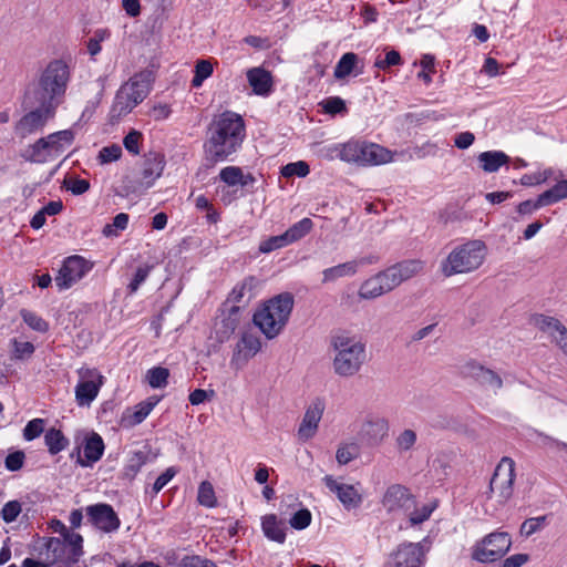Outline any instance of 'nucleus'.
I'll list each match as a JSON object with an SVG mask.
<instances>
[{"mask_svg":"<svg viewBox=\"0 0 567 567\" xmlns=\"http://www.w3.org/2000/svg\"><path fill=\"white\" fill-rule=\"evenodd\" d=\"M245 136L246 126L240 115L230 111L219 114L207 130L206 158L212 163L226 161L240 148Z\"/></svg>","mask_w":567,"mask_h":567,"instance_id":"1","label":"nucleus"},{"mask_svg":"<svg viewBox=\"0 0 567 567\" xmlns=\"http://www.w3.org/2000/svg\"><path fill=\"white\" fill-rule=\"evenodd\" d=\"M70 81V64L64 59H53L25 87V102H42L58 110L64 102Z\"/></svg>","mask_w":567,"mask_h":567,"instance_id":"2","label":"nucleus"},{"mask_svg":"<svg viewBox=\"0 0 567 567\" xmlns=\"http://www.w3.org/2000/svg\"><path fill=\"white\" fill-rule=\"evenodd\" d=\"M329 350L333 372L341 378L355 375L367 359L365 343L347 331L330 336Z\"/></svg>","mask_w":567,"mask_h":567,"instance_id":"3","label":"nucleus"},{"mask_svg":"<svg viewBox=\"0 0 567 567\" xmlns=\"http://www.w3.org/2000/svg\"><path fill=\"white\" fill-rule=\"evenodd\" d=\"M153 73L145 70L134 74L127 82L121 85L110 110L111 121L118 122L142 103L151 91Z\"/></svg>","mask_w":567,"mask_h":567,"instance_id":"4","label":"nucleus"},{"mask_svg":"<svg viewBox=\"0 0 567 567\" xmlns=\"http://www.w3.org/2000/svg\"><path fill=\"white\" fill-rule=\"evenodd\" d=\"M293 308V297L289 292L280 293L267 302L254 315L252 321L269 340L276 338L286 327Z\"/></svg>","mask_w":567,"mask_h":567,"instance_id":"5","label":"nucleus"},{"mask_svg":"<svg viewBox=\"0 0 567 567\" xmlns=\"http://www.w3.org/2000/svg\"><path fill=\"white\" fill-rule=\"evenodd\" d=\"M486 257V245L480 239L454 247L442 260L440 269L445 277L468 274L478 269Z\"/></svg>","mask_w":567,"mask_h":567,"instance_id":"6","label":"nucleus"},{"mask_svg":"<svg viewBox=\"0 0 567 567\" xmlns=\"http://www.w3.org/2000/svg\"><path fill=\"white\" fill-rule=\"evenodd\" d=\"M74 138L72 130L58 131L37 140L21 156L30 163H48L60 157L73 144Z\"/></svg>","mask_w":567,"mask_h":567,"instance_id":"7","label":"nucleus"},{"mask_svg":"<svg viewBox=\"0 0 567 567\" xmlns=\"http://www.w3.org/2000/svg\"><path fill=\"white\" fill-rule=\"evenodd\" d=\"M23 105L30 109L13 125V132L20 140L41 133L58 111L42 102H25L24 97Z\"/></svg>","mask_w":567,"mask_h":567,"instance_id":"8","label":"nucleus"},{"mask_svg":"<svg viewBox=\"0 0 567 567\" xmlns=\"http://www.w3.org/2000/svg\"><path fill=\"white\" fill-rule=\"evenodd\" d=\"M512 543V536L507 532L495 530L475 543L471 556L480 563H494L511 550Z\"/></svg>","mask_w":567,"mask_h":567,"instance_id":"9","label":"nucleus"},{"mask_svg":"<svg viewBox=\"0 0 567 567\" xmlns=\"http://www.w3.org/2000/svg\"><path fill=\"white\" fill-rule=\"evenodd\" d=\"M515 476V462L511 457H503L489 481L486 498L496 497V502L504 505L513 495Z\"/></svg>","mask_w":567,"mask_h":567,"instance_id":"10","label":"nucleus"},{"mask_svg":"<svg viewBox=\"0 0 567 567\" xmlns=\"http://www.w3.org/2000/svg\"><path fill=\"white\" fill-rule=\"evenodd\" d=\"M427 551L424 542L402 543L391 554L385 567H422Z\"/></svg>","mask_w":567,"mask_h":567,"instance_id":"11","label":"nucleus"},{"mask_svg":"<svg viewBox=\"0 0 567 567\" xmlns=\"http://www.w3.org/2000/svg\"><path fill=\"white\" fill-rule=\"evenodd\" d=\"M92 264L83 257L74 255L68 257L54 278V282L60 290L69 289L81 280L90 270Z\"/></svg>","mask_w":567,"mask_h":567,"instance_id":"12","label":"nucleus"},{"mask_svg":"<svg viewBox=\"0 0 567 567\" xmlns=\"http://www.w3.org/2000/svg\"><path fill=\"white\" fill-rule=\"evenodd\" d=\"M327 488L333 493L347 511L357 509L363 502L361 484H346L337 481L331 475L323 477Z\"/></svg>","mask_w":567,"mask_h":567,"instance_id":"13","label":"nucleus"},{"mask_svg":"<svg viewBox=\"0 0 567 567\" xmlns=\"http://www.w3.org/2000/svg\"><path fill=\"white\" fill-rule=\"evenodd\" d=\"M261 285V280L252 275L244 277L230 290L225 301V306H240L241 310L256 297Z\"/></svg>","mask_w":567,"mask_h":567,"instance_id":"14","label":"nucleus"},{"mask_svg":"<svg viewBox=\"0 0 567 567\" xmlns=\"http://www.w3.org/2000/svg\"><path fill=\"white\" fill-rule=\"evenodd\" d=\"M389 434V422L381 416H369L361 424L358 433L361 442L369 446L380 445Z\"/></svg>","mask_w":567,"mask_h":567,"instance_id":"15","label":"nucleus"},{"mask_svg":"<svg viewBox=\"0 0 567 567\" xmlns=\"http://www.w3.org/2000/svg\"><path fill=\"white\" fill-rule=\"evenodd\" d=\"M326 409L324 401L322 399H315L307 408L302 421L298 427L299 440L306 442L312 439L319 427L320 420Z\"/></svg>","mask_w":567,"mask_h":567,"instance_id":"16","label":"nucleus"},{"mask_svg":"<svg viewBox=\"0 0 567 567\" xmlns=\"http://www.w3.org/2000/svg\"><path fill=\"white\" fill-rule=\"evenodd\" d=\"M89 520L99 529L112 533L118 529L120 519L109 504H95L86 508Z\"/></svg>","mask_w":567,"mask_h":567,"instance_id":"17","label":"nucleus"},{"mask_svg":"<svg viewBox=\"0 0 567 567\" xmlns=\"http://www.w3.org/2000/svg\"><path fill=\"white\" fill-rule=\"evenodd\" d=\"M243 311L240 306L224 305L219 319L215 323L216 338L219 342L227 341L236 331L240 324Z\"/></svg>","mask_w":567,"mask_h":567,"instance_id":"18","label":"nucleus"},{"mask_svg":"<svg viewBox=\"0 0 567 567\" xmlns=\"http://www.w3.org/2000/svg\"><path fill=\"white\" fill-rule=\"evenodd\" d=\"M355 161L364 165H381L392 161V153L374 143H363L354 146Z\"/></svg>","mask_w":567,"mask_h":567,"instance_id":"19","label":"nucleus"},{"mask_svg":"<svg viewBox=\"0 0 567 567\" xmlns=\"http://www.w3.org/2000/svg\"><path fill=\"white\" fill-rule=\"evenodd\" d=\"M464 373L481 385L493 389L495 393L503 388L502 378L495 371L485 368L476 361L467 362L464 365Z\"/></svg>","mask_w":567,"mask_h":567,"instance_id":"20","label":"nucleus"},{"mask_svg":"<svg viewBox=\"0 0 567 567\" xmlns=\"http://www.w3.org/2000/svg\"><path fill=\"white\" fill-rule=\"evenodd\" d=\"M412 495L409 489L401 484L390 485L383 497L382 505L388 512H395L409 506Z\"/></svg>","mask_w":567,"mask_h":567,"instance_id":"21","label":"nucleus"},{"mask_svg":"<svg viewBox=\"0 0 567 567\" xmlns=\"http://www.w3.org/2000/svg\"><path fill=\"white\" fill-rule=\"evenodd\" d=\"M247 81L252 92L260 96H268L272 91L271 73L262 68H251L247 71Z\"/></svg>","mask_w":567,"mask_h":567,"instance_id":"22","label":"nucleus"},{"mask_svg":"<svg viewBox=\"0 0 567 567\" xmlns=\"http://www.w3.org/2000/svg\"><path fill=\"white\" fill-rule=\"evenodd\" d=\"M264 535L272 542L284 544L286 540V524L275 514H268L261 518Z\"/></svg>","mask_w":567,"mask_h":567,"instance_id":"23","label":"nucleus"},{"mask_svg":"<svg viewBox=\"0 0 567 567\" xmlns=\"http://www.w3.org/2000/svg\"><path fill=\"white\" fill-rule=\"evenodd\" d=\"M260 338L254 333L244 332L237 342L234 359L243 357V359L247 361L255 357L260 351Z\"/></svg>","mask_w":567,"mask_h":567,"instance_id":"24","label":"nucleus"},{"mask_svg":"<svg viewBox=\"0 0 567 567\" xmlns=\"http://www.w3.org/2000/svg\"><path fill=\"white\" fill-rule=\"evenodd\" d=\"M365 264V259L347 261L322 271V282L336 281L339 278L351 277L357 274L358 268Z\"/></svg>","mask_w":567,"mask_h":567,"instance_id":"25","label":"nucleus"},{"mask_svg":"<svg viewBox=\"0 0 567 567\" xmlns=\"http://www.w3.org/2000/svg\"><path fill=\"white\" fill-rule=\"evenodd\" d=\"M102 385V377L99 375V382L93 380L81 381L75 386V399L79 405H90L97 396L100 386Z\"/></svg>","mask_w":567,"mask_h":567,"instance_id":"26","label":"nucleus"},{"mask_svg":"<svg viewBox=\"0 0 567 567\" xmlns=\"http://www.w3.org/2000/svg\"><path fill=\"white\" fill-rule=\"evenodd\" d=\"M481 168L486 173H495L509 162V157L502 151H486L478 155Z\"/></svg>","mask_w":567,"mask_h":567,"instance_id":"27","label":"nucleus"},{"mask_svg":"<svg viewBox=\"0 0 567 567\" xmlns=\"http://www.w3.org/2000/svg\"><path fill=\"white\" fill-rule=\"evenodd\" d=\"M164 169L163 156L158 154L150 155L145 162L142 171V177L146 186H151L153 182L158 178Z\"/></svg>","mask_w":567,"mask_h":567,"instance_id":"28","label":"nucleus"},{"mask_svg":"<svg viewBox=\"0 0 567 567\" xmlns=\"http://www.w3.org/2000/svg\"><path fill=\"white\" fill-rule=\"evenodd\" d=\"M104 442L101 435L92 432L85 437L84 456L90 463L97 462L104 453Z\"/></svg>","mask_w":567,"mask_h":567,"instance_id":"29","label":"nucleus"},{"mask_svg":"<svg viewBox=\"0 0 567 567\" xmlns=\"http://www.w3.org/2000/svg\"><path fill=\"white\" fill-rule=\"evenodd\" d=\"M156 403H157V401H151V400L143 401V402L138 403L135 406L134 412H132L123 417V423L126 426H134V425L142 423L147 417V415L152 412V410L154 409Z\"/></svg>","mask_w":567,"mask_h":567,"instance_id":"30","label":"nucleus"},{"mask_svg":"<svg viewBox=\"0 0 567 567\" xmlns=\"http://www.w3.org/2000/svg\"><path fill=\"white\" fill-rule=\"evenodd\" d=\"M384 293H388L385 289H383V285L378 277V275H374L362 282L359 289V297L361 299H375Z\"/></svg>","mask_w":567,"mask_h":567,"instance_id":"31","label":"nucleus"},{"mask_svg":"<svg viewBox=\"0 0 567 567\" xmlns=\"http://www.w3.org/2000/svg\"><path fill=\"white\" fill-rule=\"evenodd\" d=\"M44 442L50 454L55 455L68 446V439L60 430L51 427L44 434Z\"/></svg>","mask_w":567,"mask_h":567,"instance_id":"32","label":"nucleus"},{"mask_svg":"<svg viewBox=\"0 0 567 567\" xmlns=\"http://www.w3.org/2000/svg\"><path fill=\"white\" fill-rule=\"evenodd\" d=\"M313 227V223L310 218L306 217L299 220L298 223L290 226L284 234L289 243H296L303 238Z\"/></svg>","mask_w":567,"mask_h":567,"instance_id":"33","label":"nucleus"},{"mask_svg":"<svg viewBox=\"0 0 567 567\" xmlns=\"http://www.w3.org/2000/svg\"><path fill=\"white\" fill-rule=\"evenodd\" d=\"M534 324L540 331L548 333L551 338L565 327L558 319L545 315L535 316Z\"/></svg>","mask_w":567,"mask_h":567,"instance_id":"34","label":"nucleus"},{"mask_svg":"<svg viewBox=\"0 0 567 567\" xmlns=\"http://www.w3.org/2000/svg\"><path fill=\"white\" fill-rule=\"evenodd\" d=\"M399 281L402 284L405 280L411 279L423 269V264L420 260H406L393 266Z\"/></svg>","mask_w":567,"mask_h":567,"instance_id":"35","label":"nucleus"},{"mask_svg":"<svg viewBox=\"0 0 567 567\" xmlns=\"http://www.w3.org/2000/svg\"><path fill=\"white\" fill-rule=\"evenodd\" d=\"M358 62V55L352 52L344 53L338 61L333 75L336 79H344L350 75Z\"/></svg>","mask_w":567,"mask_h":567,"instance_id":"36","label":"nucleus"},{"mask_svg":"<svg viewBox=\"0 0 567 567\" xmlns=\"http://www.w3.org/2000/svg\"><path fill=\"white\" fill-rule=\"evenodd\" d=\"M416 441V432L412 429H404L395 436V449L400 454L408 453L414 447Z\"/></svg>","mask_w":567,"mask_h":567,"instance_id":"37","label":"nucleus"},{"mask_svg":"<svg viewBox=\"0 0 567 567\" xmlns=\"http://www.w3.org/2000/svg\"><path fill=\"white\" fill-rule=\"evenodd\" d=\"M148 455L143 451L132 452L124 467V474L128 478L135 477L142 466L147 462Z\"/></svg>","mask_w":567,"mask_h":567,"instance_id":"38","label":"nucleus"},{"mask_svg":"<svg viewBox=\"0 0 567 567\" xmlns=\"http://www.w3.org/2000/svg\"><path fill=\"white\" fill-rule=\"evenodd\" d=\"M360 449L357 443H341L336 452V460L340 465H346L359 456Z\"/></svg>","mask_w":567,"mask_h":567,"instance_id":"39","label":"nucleus"},{"mask_svg":"<svg viewBox=\"0 0 567 567\" xmlns=\"http://www.w3.org/2000/svg\"><path fill=\"white\" fill-rule=\"evenodd\" d=\"M542 195L543 200H545L547 205H551L567 198V179L557 182L551 188L542 193Z\"/></svg>","mask_w":567,"mask_h":567,"instance_id":"40","label":"nucleus"},{"mask_svg":"<svg viewBox=\"0 0 567 567\" xmlns=\"http://www.w3.org/2000/svg\"><path fill=\"white\" fill-rule=\"evenodd\" d=\"M213 64L209 60H198L195 65L192 86L199 87L213 74Z\"/></svg>","mask_w":567,"mask_h":567,"instance_id":"41","label":"nucleus"},{"mask_svg":"<svg viewBox=\"0 0 567 567\" xmlns=\"http://www.w3.org/2000/svg\"><path fill=\"white\" fill-rule=\"evenodd\" d=\"M169 371L166 368L155 367L147 371L148 384L154 388H164L167 384Z\"/></svg>","mask_w":567,"mask_h":567,"instance_id":"42","label":"nucleus"},{"mask_svg":"<svg viewBox=\"0 0 567 567\" xmlns=\"http://www.w3.org/2000/svg\"><path fill=\"white\" fill-rule=\"evenodd\" d=\"M547 524V516L532 517L523 522L520 526V534L525 537H529L533 534L542 530Z\"/></svg>","mask_w":567,"mask_h":567,"instance_id":"43","label":"nucleus"},{"mask_svg":"<svg viewBox=\"0 0 567 567\" xmlns=\"http://www.w3.org/2000/svg\"><path fill=\"white\" fill-rule=\"evenodd\" d=\"M289 243L285 236V234L278 235V236H271L259 244V252L261 254H269L271 251H275L277 249L284 248L288 246Z\"/></svg>","mask_w":567,"mask_h":567,"instance_id":"44","label":"nucleus"},{"mask_svg":"<svg viewBox=\"0 0 567 567\" xmlns=\"http://www.w3.org/2000/svg\"><path fill=\"white\" fill-rule=\"evenodd\" d=\"M198 503L206 507H214L216 505V496L213 485L205 481L198 487Z\"/></svg>","mask_w":567,"mask_h":567,"instance_id":"45","label":"nucleus"},{"mask_svg":"<svg viewBox=\"0 0 567 567\" xmlns=\"http://www.w3.org/2000/svg\"><path fill=\"white\" fill-rule=\"evenodd\" d=\"M128 224V215L125 213H120L113 218L112 224H106L103 227V235L105 237L117 236V230H124Z\"/></svg>","mask_w":567,"mask_h":567,"instance_id":"46","label":"nucleus"},{"mask_svg":"<svg viewBox=\"0 0 567 567\" xmlns=\"http://www.w3.org/2000/svg\"><path fill=\"white\" fill-rule=\"evenodd\" d=\"M20 315L23 319V321L33 330L38 332H45L49 328L48 322L43 320L40 316L37 313L22 309L20 311Z\"/></svg>","mask_w":567,"mask_h":567,"instance_id":"47","label":"nucleus"},{"mask_svg":"<svg viewBox=\"0 0 567 567\" xmlns=\"http://www.w3.org/2000/svg\"><path fill=\"white\" fill-rule=\"evenodd\" d=\"M308 174L309 165L303 161L289 163L281 168V175L287 178L292 176L305 177Z\"/></svg>","mask_w":567,"mask_h":567,"instance_id":"48","label":"nucleus"},{"mask_svg":"<svg viewBox=\"0 0 567 567\" xmlns=\"http://www.w3.org/2000/svg\"><path fill=\"white\" fill-rule=\"evenodd\" d=\"M377 275L380 278V280L383 285V289H385L386 292L392 291L394 288H396L399 285H401L393 266L389 267L384 271H380Z\"/></svg>","mask_w":567,"mask_h":567,"instance_id":"49","label":"nucleus"},{"mask_svg":"<svg viewBox=\"0 0 567 567\" xmlns=\"http://www.w3.org/2000/svg\"><path fill=\"white\" fill-rule=\"evenodd\" d=\"M44 431V420L33 419L27 423L23 429V439L25 441H32L39 437Z\"/></svg>","mask_w":567,"mask_h":567,"instance_id":"50","label":"nucleus"},{"mask_svg":"<svg viewBox=\"0 0 567 567\" xmlns=\"http://www.w3.org/2000/svg\"><path fill=\"white\" fill-rule=\"evenodd\" d=\"M312 516L309 509L302 508L295 513L289 519L292 528L301 530L307 528L311 523Z\"/></svg>","mask_w":567,"mask_h":567,"instance_id":"51","label":"nucleus"},{"mask_svg":"<svg viewBox=\"0 0 567 567\" xmlns=\"http://www.w3.org/2000/svg\"><path fill=\"white\" fill-rule=\"evenodd\" d=\"M241 168L237 166H227L219 173L220 179L229 186L238 185L241 182Z\"/></svg>","mask_w":567,"mask_h":567,"instance_id":"52","label":"nucleus"},{"mask_svg":"<svg viewBox=\"0 0 567 567\" xmlns=\"http://www.w3.org/2000/svg\"><path fill=\"white\" fill-rule=\"evenodd\" d=\"M400 64H402V59H401L400 53L395 50L388 51L383 59L379 56V58H377V60L374 62V66L380 70H385L390 66L400 65Z\"/></svg>","mask_w":567,"mask_h":567,"instance_id":"53","label":"nucleus"},{"mask_svg":"<svg viewBox=\"0 0 567 567\" xmlns=\"http://www.w3.org/2000/svg\"><path fill=\"white\" fill-rule=\"evenodd\" d=\"M176 567H217L216 564L207 558L197 555L183 557Z\"/></svg>","mask_w":567,"mask_h":567,"instance_id":"54","label":"nucleus"},{"mask_svg":"<svg viewBox=\"0 0 567 567\" xmlns=\"http://www.w3.org/2000/svg\"><path fill=\"white\" fill-rule=\"evenodd\" d=\"M122 155L121 146L113 144L111 146H105L99 152V161L101 164H107L114 161H117Z\"/></svg>","mask_w":567,"mask_h":567,"instance_id":"55","label":"nucleus"},{"mask_svg":"<svg viewBox=\"0 0 567 567\" xmlns=\"http://www.w3.org/2000/svg\"><path fill=\"white\" fill-rule=\"evenodd\" d=\"M20 513L21 504L18 501H10L4 504L0 515L6 523H12L17 519Z\"/></svg>","mask_w":567,"mask_h":567,"instance_id":"56","label":"nucleus"},{"mask_svg":"<svg viewBox=\"0 0 567 567\" xmlns=\"http://www.w3.org/2000/svg\"><path fill=\"white\" fill-rule=\"evenodd\" d=\"M322 107L328 114H338L347 110L346 102L339 96L328 97L322 101Z\"/></svg>","mask_w":567,"mask_h":567,"instance_id":"57","label":"nucleus"},{"mask_svg":"<svg viewBox=\"0 0 567 567\" xmlns=\"http://www.w3.org/2000/svg\"><path fill=\"white\" fill-rule=\"evenodd\" d=\"M142 141V133L132 130L123 140L124 147L127 152L137 155L140 154V143Z\"/></svg>","mask_w":567,"mask_h":567,"instance_id":"58","label":"nucleus"},{"mask_svg":"<svg viewBox=\"0 0 567 567\" xmlns=\"http://www.w3.org/2000/svg\"><path fill=\"white\" fill-rule=\"evenodd\" d=\"M151 269H152L151 266H144V267L137 268L132 281L127 286L130 293H134L138 290L140 286L148 277Z\"/></svg>","mask_w":567,"mask_h":567,"instance_id":"59","label":"nucleus"},{"mask_svg":"<svg viewBox=\"0 0 567 567\" xmlns=\"http://www.w3.org/2000/svg\"><path fill=\"white\" fill-rule=\"evenodd\" d=\"M34 352L33 343L29 341H17L13 342V354L14 358L23 360L30 358Z\"/></svg>","mask_w":567,"mask_h":567,"instance_id":"60","label":"nucleus"},{"mask_svg":"<svg viewBox=\"0 0 567 567\" xmlns=\"http://www.w3.org/2000/svg\"><path fill=\"white\" fill-rule=\"evenodd\" d=\"M24 458L25 455L22 451H16L8 454L4 461L6 468L11 472L21 470L24 464Z\"/></svg>","mask_w":567,"mask_h":567,"instance_id":"61","label":"nucleus"},{"mask_svg":"<svg viewBox=\"0 0 567 567\" xmlns=\"http://www.w3.org/2000/svg\"><path fill=\"white\" fill-rule=\"evenodd\" d=\"M543 206H547V204L545 200H543V195L540 194L536 200L528 199L519 203L517 206V212L520 215H529Z\"/></svg>","mask_w":567,"mask_h":567,"instance_id":"62","label":"nucleus"},{"mask_svg":"<svg viewBox=\"0 0 567 567\" xmlns=\"http://www.w3.org/2000/svg\"><path fill=\"white\" fill-rule=\"evenodd\" d=\"M177 471L174 467H168L155 481L153 485L154 494L159 493L168 482L176 475Z\"/></svg>","mask_w":567,"mask_h":567,"instance_id":"63","label":"nucleus"},{"mask_svg":"<svg viewBox=\"0 0 567 567\" xmlns=\"http://www.w3.org/2000/svg\"><path fill=\"white\" fill-rule=\"evenodd\" d=\"M433 509H434V506H431V505H423L421 508H416L410 515L411 524L417 525V524L425 522L431 516Z\"/></svg>","mask_w":567,"mask_h":567,"instance_id":"64","label":"nucleus"}]
</instances>
